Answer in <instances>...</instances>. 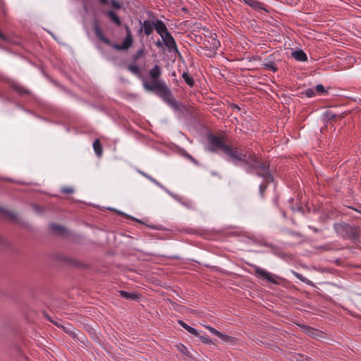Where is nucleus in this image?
Returning a JSON list of instances; mask_svg holds the SVG:
<instances>
[{
	"instance_id": "nucleus-42",
	"label": "nucleus",
	"mask_w": 361,
	"mask_h": 361,
	"mask_svg": "<svg viewBox=\"0 0 361 361\" xmlns=\"http://www.w3.org/2000/svg\"><path fill=\"white\" fill-rule=\"evenodd\" d=\"M317 250H329V247L328 245H326V246H324V247H317Z\"/></svg>"
},
{
	"instance_id": "nucleus-43",
	"label": "nucleus",
	"mask_w": 361,
	"mask_h": 361,
	"mask_svg": "<svg viewBox=\"0 0 361 361\" xmlns=\"http://www.w3.org/2000/svg\"><path fill=\"white\" fill-rule=\"evenodd\" d=\"M0 38L4 41L7 40V37L4 34H2L1 32H0Z\"/></svg>"
},
{
	"instance_id": "nucleus-16",
	"label": "nucleus",
	"mask_w": 361,
	"mask_h": 361,
	"mask_svg": "<svg viewBox=\"0 0 361 361\" xmlns=\"http://www.w3.org/2000/svg\"><path fill=\"white\" fill-rule=\"evenodd\" d=\"M49 228L51 231L56 234L63 235L66 233V228L60 225L56 224H51L49 225Z\"/></svg>"
},
{
	"instance_id": "nucleus-7",
	"label": "nucleus",
	"mask_w": 361,
	"mask_h": 361,
	"mask_svg": "<svg viewBox=\"0 0 361 361\" xmlns=\"http://www.w3.org/2000/svg\"><path fill=\"white\" fill-rule=\"evenodd\" d=\"M203 44L206 49L214 51L215 53L216 50L220 47V42L216 39V34H210L209 37L204 40Z\"/></svg>"
},
{
	"instance_id": "nucleus-39",
	"label": "nucleus",
	"mask_w": 361,
	"mask_h": 361,
	"mask_svg": "<svg viewBox=\"0 0 361 361\" xmlns=\"http://www.w3.org/2000/svg\"><path fill=\"white\" fill-rule=\"evenodd\" d=\"M163 44H164V42H163V40L162 41L158 40L157 42H155V45L158 48H162L163 47Z\"/></svg>"
},
{
	"instance_id": "nucleus-4",
	"label": "nucleus",
	"mask_w": 361,
	"mask_h": 361,
	"mask_svg": "<svg viewBox=\"0 0 361 361\" xmlns=\"http://www.w3.org/2000/svg\"><path fill=\"white\" fill-rule=\"evenodd\" d=\"M334 228L337 235L345 240H350L355 243L359 240L360 229L355 225H350L345 222L337 223L334 225Z\"/></svg>"
},
{
	"instance_id": "nucleus-14",
	"label": "nucleus",
	"mask_w": 361,
	"mask_h": 361,
	"mask_svg": "<svg viewBox=\"0 0 361 361\" xmlns=\"http://www.w3.org/2000/svg\"><path fill=\"white\" fill-rule=\"evenodd\" d=\"M178 324H180L183 328H184L186 331H188L191 334L195 336H200V334L198 331L194 329L193 327L188 325L186 323H185L182 320H178Z\"/></svg>"
},
{
	"instance_id": "nucleus-13",
	"label": "nucleus",
	"mask_w": 361,
	"mask_h": 361,
	"mask_svg": "<svg viewBox=\"0 0 361 361\" xmlns=\"http://www.w3.org/2000/svg\"><path fill=\"white\" fill-rule=\"evenodd\" d=\"M293 57L298 61H305L307 58L302 50H296L292 52Z\"/></svg>"
},
{
	"instance_id": "nucleus-30",
	"label": "nucleus",
	"mask_w": 361,
	"mask_h": 361,
	"mask_svg": "<svg viewBox=\"0 0 361 361\" xmlns=\"http://www.w3.org/2000/svg\"><path fill=\"white\" fill-rule=\"evenodd\" d=\"M205 328L207 329L212 334H214L215 336L221 335V332L217 331L214 328L210 326H205Z\"/></svg>"
},
{
	"instance_id": "nucleus-8",
	"label": "nucleus",
	"mask_w": 361,
	"mask_h": 361,
	"mask_svg": "<svg viewBox=\"0 0 361 361\" xmlns=\"http://www.w3.org/2000/svg\"><path fill=\"white\" fill-rule=\"evenodd\" d=\"M140 23L142 25V27L140 30V32L143 30L147 36L152 34L154 29V20H145L142 23L140 20Z\"/></svg>"
},
{
	"instance_id": "nucleus-9",
	"label": "nucleus",
	"mask_w": 361,
	"mask_h": 361,
	"mask_svg": "<svg viewBox=\"0 0 361 361\" xmlns=\"http://www.w3.org/2000/svg\"><path fill=\"white\" fill-rule=\"evenodd\" d=\"M105 15L108 16L110 20L117 26L121 25V20L120 18L114 11L109 10L105 13Z\"/></svg>"
},
{
	"instance_id": "nucleus-25",
	"label": "nucleus",
	"mask_w": 361,
	"mask_h": 361,
	"mask_svg": "<svg viewBox=\"0 0 361 361\" xmlns=\"http://www.w3.org/2000/svg\"><path fill=\"white\" fill-rule=\"evenodd\" d=\"M335 116H336V114L332 113L330 111H326L324 113V119L326 120V121L332 120L333 118H335Z\"/></svg>"
},
{
	"instance_id": "nucleus-44",
	"label": "nucleus",
	"mask_w": 361,
	"mask_h": 361,
	"mask_svg": "<svg viewBox=\"0 0 361 361\" xmlns=\"http://www.w3.org/2000/svg\"><path fill=\"white\" fill-rule=\"evenodd\" d=\"M190 161H192V163H194L196 165H199V162L195 159H194L193 157H192V159H190Z\"/></svg>"
},
{
	"instance_id": "nucleus-50",
	"label": "nucleus",
	"mask_w": 361,
	"mask_h": 361,
	"mask_svg": "<svg viewBox=\"0 0 361 361\" xmlns=\"http://www.w3.org/2000/svg\"><path fill=\"white\" fill-rule=\"evenodd\" d=\"M47 319L49 320V322H51L54 323L53 320H52V319H51L49 317H47Z\"/></svg>"
},
{
	"instance_id": "nucleus-22",
	"label": "nucleus",
	"mask_w": 361,
	"mask_h": 361,
	"mask_svg": "<svg viewBox=\"0 0 361 361\" xmlns=\"http://www.w3.org/2000/svg\"><path fill=\"white\" fill-rule=\"evenodd\" d=\"M3 214L5 216L11 221H16L18 219V216L16 214L13 212L5 210L3 212Z\"/></svg>"
},
{
	"instance_id": "nucleus-20",
	"label": "nucleus",
	"mask_w": 361,
	"mask_h": 361,
	"mask_svg": "<svg viewBox=\"0 0 361 361\" xmlns=\"http://www.w3.org/2000/svg\"><path fill=\"white\" fill-rule=\"evenodd\" d=\"M127 69L133 73L134 75L140 77L141 76V71L140 68L135 65V64H130L128 66Z\"/></svg>"
},
{
	"instance_id": "nucleus-18",
	"label": "nucleus",
	"mask_w": 361,
	"mask_h": 361,
	"mask_svg": "<svg viewBox=\"0 0 361 361\" xmlns=\"http://www.w3.org/2000/svg\"><path fill=\"white\" fill-rule=\"evenodd\" d=\"M11 86L12 89H13L19 94H30L29 90H26L25 88H24V87L21 86L19 84L13 82Z\"/></svg>"
},
{
	"instance_id": "nucleus-37",
	"label": "nucleus",
	"mask_w": 361,
	"mask_h": 361,
	"mask_svg": "<svg viewBox=\"0 0 361 361\" xmlns=\"http://www.w3.org/2000/svg\"><path fill=\"white\" fill-rule=\"evenodd\" d=\"M217 336L225 341H230V338H231V337L229 336L224 334L222 333H221V335L219 334Z\"/></svg>"
},
{
	"instance_id": "nucleus-12",
	"label": "nucleus",
	"mask_w": 361,
	"mask_h": 361,
	"mask_svg": "<svg viewBox=\"0 0 361 361\" xmlns=\"http://www.w3.org/2000/svg\"><path fill=\"white\" fill-rule=\"evenodd\" d=\"M331 87H324L323 85L317 84V97H326L329 94Z\"/></svg>"
},
{
	"instance_id": "nucleus-35",
	"label": "nucleus",
	"mask_w": 361,
	"mask_h": 361,
	"mask_svg": "<svg viewBox=\"0 0 361 361\" xmlns=\"http://www.w3.org/2000/svg\"><path fill=\"white\" fill-rule=\"evenodd\" d=\"M140 173L146 177L147 178H148L149 180H151L152 182L154 183L155 184L158 185H160L159 183L157 182L154 178H153L152 177H151L150 176L143 173V172H140Z\"/></svg>"
},
{
	"instance_id": "nucleus-29",
	"label": "nucleus",
	"mask_w": 361,
	"mask_h": 361,
	"mask_svg": "<svg viewBox=\"0 0 361 361\" xmlns=\"http://www.w3.org/2000/svg\"><path fill=\"white\" fill-rule=\"evenodd\" d=\"M303 94H304L307 97H312L314 95V91L312 89L309 88V89L305 90L303 92Z\"/></svg>"
},
{
	"instance_id": "nucleus-34",
	"label": "nucleus",
	"mask_w": 361,
	"mask_h": 361,
	"mask_svg": "<svg viewBox=\"0 0 361 361\" xmlns=\"http://www.w3.org/2000/svg\"><path fill=\"white\" fill-rule=\"evenodd\" d=\"M140 173L146 177L147 178H148L149 180H151L152 182L154 183L155 184L158 185H160L159 183L157 182L154 178H153L152 177H151L150 176L143 173V172H140Z\"/></svg>"
},
{
	"instance_id": "nucleus-26",
	"label": "nucleus",
	"mask_w": 361,
	"mask_h": 361,
	"mask_svg": "<svg viewBox=\"0 0 361 361\" xmlns=\"http://www.w3.org/2000/svg\"><path fill=\"white\" fill-rule=\"evenodd\" d=\"M266 181H267V183L266 184H261L259 185V192H260V194H261V196H263V194H264V191L266 190L267 188V185L268 183L271 182L272 180H273V177L271 176V178L267 180L264 178H263Z\"/></svg>"
},
{
	"instance_id": "nucleus-5",
	"label": "nucleus",
	"mask_w": 361,
	"mask_h": 361,
	"mask_svg": "<svg viewBox=\"0 0 361 361\" xmlns=\"http://www.w3.org/2000/svg\"><path fill=\"white\" fill-rule=\"evenodd\" d=\"M154 30L157 34L160 35L163 39L164 45L168 48L169 51H174L176 52L178 51L177 44L173 37L169 32L166 25L162 20L158 19L154 20Z\"/></svg>"
},
{
	"instance_id": "nucleus-31",
	"label": "nucleus",
	"mask_w": 361,
	"mask_h": 361,
	"mask_svg": "<svg viewBox=\"0 0 361 361\" xmlns=\"http://www.w3.org/2000/svg\"><path fill=\"white\" fill-rule=\"evenodd\" d=\"M61 191L63 193L71 194V193H73L74 192V190L72 188H70V187H63V188H61Z\"/></svg>"
},
{
	"instance_id": "nucleus-6",
	"label": "nucleus",
	"mask_w": 361,
	"mask_h": 361,
	"mask_svg": "<svg viewBox=\"0 0 361 361\" xmlns=\"http://www.w3.org/2000/svg\"><path fill=\"white\" fill-rule=\"evenodd\" d=\"M255 270V274L256 276L259 277V279H262L263 280H266L269 282H271L274 284H276L277 282L274 279V276L266 271L265 269H263L259 267L255 266L254 267Z\"/></svg>"
},
{
	"instance_id": "nucleus-24",
	"label": "nucleus",
	"mask_w": 361,
	"mask_h": 361,
	"mask_svg": "<svg viewBox=\"0 0 361 361\" xmlns=\"http://www.w3.org/2000/svg\"><path fill=\"white\" fill-rule=\"evenodd\" d=\"M302 328L303 329V331L307 334V335H310L311 336H314L315 335V331H316V329L311 327V326H305V325H303L302 326Z\"/></svg>"
},
{
	"instance_id": "nucleus-49",
	"label": "nucleus",
	"mask_w": 361,
	"mask_h": 361,
	"mask_svg": "<svg viewBox=\"0 0 361 361\" xmlns=\"http://www.w3.org/2000/svg\"><path fill=\"white\" fill-rule=\"evenodd\" d=\"M132 219H133V220H135V221H137V222L141 223V221H140V220H137V219H135V218H132Z\"/></svg>"
},
{
	"instance_id": "nucleus-1",
	"label": "nucleus",
	"mask_w": 361,
	"mask_h": 361,
	"mask_svg": "<svg viewBox=\"0 0 361 361\" xmlns=\"http://www.w3.org/2000/svg\"><path fill=\"white\" fill-rule=\"evenodd\" d=\"M209 145V151L224 153L227 159L234 164H243L248 173H255L257 176L267 180L271 178L269 162L257 157L252 150H245L241 146L228 144L224 135L209 133L207 136Z\"/></svg>"
},
{
	"instance_id": "nucleus-19",
	"label": "nucleus",
	"mask_w": 361,
	"mask_h": 361,
	"mask_svg": "<svg viewBox=\"0 0 361 361\" xmlns=\"http://www.w3.org/2000/svg\"><path fill=\"white\" fill-rule=\"evenodd\" d=\"M263 68L266 70H270L273 72H276L278 71V67L276 63L272 61H269L263 63Z\"/></svg>"
},
{
	"instance_id": "nucleus-46",
	"label": "nucleus",
	"mask_w": 361,
	"mask_h": 361,
	"mask_svg": "<svg viewBox=\"0 0 361 361\" xmlns=\"http://www.w3.org/2000/svg\"><path fill=\"white\" fill-rule=\"evenodd\" d=\"M187 232L190 233H195V231L193 228H188Z\"/></svg>"
},
{
	"instance_id": "nucleus-48",
	"label": "nucleus",
	"mask_w": 361,
	"mask_h": 361,
	"mask_svg": "<svg viewBox=\"0 0 361 361\" xmlns=\"http://www.w3.org/2000/svg\"><path fill=\"white\" fill-rule=\"evenodd\" d=\"M295 275L298 278L300 279V277H301L300 274L295 273Z\"/></svg>"
},
{
	"instance_id": "nucleus-41",
	"label": "nucleus",
	"mask_w": 361,
	"mask_h": 361,
	"mask_svg": "<svg viewBox=\"0 0 361 361\" xmlns=\"http://www.w3.org/2000/svg\"><path fill=\"white\" fill-rule=\"evenodd\" d=\"M183 156H184L185 158H187L188 159H189V160H190V159H192V157L190 154H189L188 152H185V153L183 154Z\"/></svg>"
},
{
	"instance_id": "nucleus-2",
	"label": "nucleus",
	"mask_w": 361,
	"mask_h": 361,
	"mask_svg": "<svg viewBox=\"0 0 361 361\" xmlns=\"http://www.w3.org/2000/svg\"><path fill=\"white\" fill-rule=\"evenodd\" d=\"M161 67L156 64L149 71L151 81L142 80V85L147 91L156 94L174 110H178L180 106V103L173 97L171 90L165 82L161 80Z\"/></svg>"
},
{
	"instance_id": "nucleus-47",
	"label": "nucleus",
	"mask_w": 361,
	"mask_h": 361,
	"mask_svg": "<svg viewBox=\"0 0 361 361\" xmlns=\"http://www.w3.org/2000/svg\"><path fill=\"white\" fill-rule=\"evenodd\" d=\"M184 350H187L186 348L184 346V345H182V349L180 350V351L183 353H185Z\"/></svg>"
},
{
	"instance_id": "nucleus-28",
	"label": "nucleus",
	"mask_w": 361,
	"mask_h": 361,
	"mask_svg": "<svg viewBox=\"0 0 361 361\" xmlns=\"http://www.w3.org/2000/svg\"><path fill=\"white\" fill-rule=\"evenodd\" d=\"M201 341L205 344H211L212 343V341L207 336H198Z\"/></svg>"
},
{
	"instance_id": "nucleus-36",
	"label": "nucleus",
	"mask_w": 361,
	"mask_h": 361,
	"mask_svg": "<svg viewBox=\"0 0 361 361\" xmlns=\"http://www.w3.org/2000/svg\"><path fill=\"white\" fill-rule=\"evenodd\" d=\"M140 173L146 177L147 178H148L149 180H151L152 182L154 183L155 184L158 185H160L159 183L157 182L154 178H153L152 177H151L150 176L143 173V172H140Z\"/></svg>"
},
{
	"instance_id": "nucleus-15",
	"label": "nucleus",
	"mask_w": 361,
	"mask_h": 361,
	"mask_svg": "<svg viewBox=\"0 0 361 361\" xmlns=\"http://www.w3.org/2000/svg\"><path fill=\"white\" fill-rule=\"evenodd\" d=\"M99 2L102 4L104 5H109L111 4V6L116 9H121L122 8V3L116 1V0H111L110 1L109 0H99Z\"/></svg>"
},
{
	"instance_id": "nucleus-17",
	"label": "nucleus",
	"mask_w": 361,
	"mask_h": 361,
	"mask_svg": "<svg viewBox=\"0 0 361 361\" xmlns=\"http://www.w3.org/2000/svg\"><path fill=\"white\" fill-rule=\"evenodd\" d=\"M93 148L95 154L98 157H101L103 154V148L99 140L96 139L93 142Z\"/></svg>"
},
{
	"instance_id": "nucleus-27",
	"label": "nucleus",
	"mask_w": 361,
	"mask_h": 361,
	"mask_svg": "<svg viewBox=\"0 0 361 361\" xmlns=\"http://www.w3.org/2000/svg\"><path fill=\"white\" fill-rule=\"evenodd\" d=\"M68 262L70 264L74 266V267H82V264L81 262H79L78 260H76L75 259H68Z\"/></svg>"
},
{
	"instance_id": "nucleus-45",
	"label": "nucleus",
	"mask_w": 361,
	"mask_h": 361,
	"mask_svg": "<svg viewBox=\"0 0 361 361\" xmlns=\"http://www.w3.org/2000/svg\"><path fill=\"white\" fill-rule=\"evenodd\" d=\"M190 161H192V163H194L196 165H199V162L195 159H194L193 157H192V159H190Z\"/></svg>"
},
{
	"instance_id": "nucleus-32",
	"label": "nucleus",
	"mask_w": 361,
	"mask_h": 361,
	"mask_svg": "<svg viewBox=\"0 0 361 361\" xmlns=\"http://www.w3.org/2000/svg\"><path fill=\"white\" fill-rule=\"evenodd\" d=\"M140 173L146 177L147 178H148L149 180H151L152 182L154 183L155 184L158 185H160L159 183L157 182L154 178H153L152 177H151L150 176L143 173V172H140Z\"/></svg>"
},
{
	"instance_id": "nucleus-21",
	"label": "nucleus",
	"mask_w": 361,
	"mask_h": 361,
	"mask_svg": "<svg viewBox=\"0 0 361 361\" xmlns=\"http://www.w3.org/2000/svg\"><path fill=\"white\" fill-rule=\"evenodd\" d=\"M182 78L185 80V83L190 86V87H193L195 85L194 79L189 75V74L187 72H183L182 74Z\"/></svg>"
},
{
	"instance_id": "nucleus-51",
	"label": "nucleus",
	"mask_w": 361,
	"mask_h": 361,
	"mask_svg": "<svg viewBox=\"0 0 361 361\" xmlns=\"http://www.w3.org/2000/svg\"><path fill=\"white\" fill-rule=\"evenodd\" d=\"M172 75H173V76H175V75H176L175 72H173V73H172Z\"/></svg>"
},
{
	"instance_id": "nucleus-3",
	"label": "nucleus",
	"mask_w": 361,
	"mask_h": 361,
	"mask_svg": "<svg viewBox=\"0 0 361 361\" xmlns=\"http://www.w3.org/2000/svg\"><path fill=\"white\" fill-rule=\"evenodd\" d=\"M93 30L97 37L102 42L107 45L112 46L116 50H127L130 48L133 43V37L131 35L130 30L126 27V36L121 44H112L109 39L105 37L104 35L99 23L97 20H94L92 23Z\"/></svg>"
},
{
	"instance_id": "nucleus-38",
	"label": "nucleus",
	"mask_w": 361,
	"mask_h": 361,
	"mask_svg": "<svg viewBox=\"0 0 361 361\" xmlns=\"http://www.w3.org/2000/svg\"><path fill=\"white\" fill-rule=\"evenodd\" d=\"M0 245L6 246L7 245L6 240L0 235Z\"/></svg>"
},
{
	"instance_id": "nucleus-23",
	"label": "nucleus",
	"mask_w": 361,
	"mask_h": 361,
	"mask_svg": "<svg viewBox=\"0 0 361 361\" xmlns=\"http://www.w3.org/2000/svg\"><path fill=\"white\" fill-rule=\"evenodd\" d=\"M145 54V50L144 47H142L139 50L136 51V53L133 56V60L134 62H136L138 59L142 57Z\"/></svg>"
},
{
	"instance_id": "nucleus-11",
	"label": "nucleus",
	"mask_w": 361,
	"mask_h": 361,
	"mask_svg": "<svg viewBox=\"0 0 361 361\" xmlns=\"http://www.w3.org/2000/svg\"><path fill=\"white\" fill-rule=\"evenodd\" d=\"M245 4L253 8L255 10L264 9V4L257 0H243Z\"/></svg>"
},
{
	"instance_id": "nucleus-40",
	"label": "nucleus",
	"mask_w": 361,
	"mask_h": 361,
	"mask_svg": "<svg viewBox=\"0 0 361 361\" xmlns=\"http://www.w3.org/2000/svg\"><path fill=\"white\" fill-rule=\"evenodd\" d=\"M324 333H323L322 331H319L317 330V338H325V336H324Z\"/></svg>"
},
{
	"instance_id": "nucleus-10",
	"label": "nucleus",
	"mask_w": 361,
	"mask_h": 361,
	"mask_svg": "<svg viewBox=\"0 0 361 361\" xmlns=\"http://www.w3.org/2000/svg\"><path fill=\"white\" fill-rule=\"evenodd\" d=\"M119 295L121 298L128 300H137L139 295L137 293H129L125 290H119Z\"/></svg>"
},
{
	"instance_id": "nucleus-33",
	"label": "nucleus",
	"mask_w": 361,
	"mask_h": 361,
	"mask_svg": "<svg viewBox=\"0 0 361 361\" xmlns=\"http://www.w3.org/2000/svg\"><path fill=\"white\" fill-rule=\"evenodd\" d=\"M140 173L146 177L147 178H148L149 180H151L152 182L154 183L155 184L158 185H160L159 183L157 182L154 178H153L152 177H151L150 176L143 173V172H140Z\"/></svg>"
}]
</instances>
